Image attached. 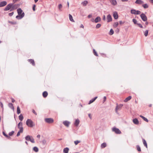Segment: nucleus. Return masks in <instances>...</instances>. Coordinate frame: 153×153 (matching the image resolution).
<instances>
[{"label":"nucleus","mask_w":153,"mask_h":153,"mask_svg":"<svg viewBox=\"0 0 153 153\" xmlns=\"http://www.w3.org/2000/svg\"><path fill=\"white\" fill-rule=\"evenodd\" d=\"M14 3H10L7 4L4 8V11H7L10 10V8L12 7L15 10L17 8L20 6L19 4H14Z\"/></svg>","instance_id":"nucleus-1"},{"label":"nucleus","mask_w":153,"mask_h":153,"mask_svg":"<svg viewBox=\"0 0 153 153\" xmlns=\"http://www.w3.org/2000/svg\"><path fill=\"white\" fill-rule=\"evenodd\" d=\"M17 11L18 15L16 16V18L18 19H22L25 16V13H22V10L21 8H19L17 10Z\"/></svg>","instance_id":"nucleus-2"},{"label":"nucleus","mask_w":153,"mask_h":153,"mask_svg":"<svg viewBox=\"0 0 153 153\" xmlns=\"http://www.w3.org/2000/svg\"><path fill=\"white\" fill-rule=\"evenodd\" d=\"M26 124L28 127H32L35 126L32 121L29 119H28L26 121Z\"/></svg>","instance_id":"nucleus-3"},{"label":"nucleus","mask_w":153,"mask_h":153,"mask_svg":"<svg viewBox=\"0 0 153 153\" xmlns=\"http://www.w3.org/2000/svg\"><path fill=\"white\" fill-rule=\"evenodd\" d=\"M131 13L134 15H139L141 13V12L139 10H136L135 9H131Z\"/></svg>","instance_id":"nucleus-4"},{"label":"nucleus","mask_w":153,"mask_h":153,"mask_svg":"<svg viewBox=\"0 0 153 153\" xmlns=\"http://www.w3.org/2000/svg\"><path fill=\"white\" fill-rule=\"evenodd\" d=\"M112 130L117 134H120L121 133L120 131L118 128L116 127H113L112 128Z\"/></svg>","instance_id":"nucleus-5"},{"label":"nucleus","mask_w":153,"mask_h":153,"mask_svg":"<svg viewBox=\"0 0 153 153\" xmlns=\"http://www.w3.org/2000/svg\"><path fill=\"white\" fill-rule=\"evenodd\" d=\"M140 16L144 22H145L147 21V17L146 16V15L143 13H142L140 15Z\"/></svg>","instance_id":"nucleus-6"},{"label":"nucleus","mask_w":153,"mask_h":153,"mask_svg":"<svg viewBox=\"0 0 153 153\" xmlns=\"http://www.w3.org/2000/svg\"><path fill=\"white\" fill-rule=\"evenodd\" d=\"M45 121L48 123H52L53 122V120L51 118H46L45 119Z\"/></svg>","instance_id":"nucleus-7"},{"label":"nucleus","mask_w":153,"mask_h":153,"mask_svg":"<svg viewBox=\"0 0 153 153\" xmlns=\"http://www.w3.org/2000/svg\"><path fill=\"white\" fill-rule=\"evenodd\" d=\"M7 4V2L6 1H3L0 2V7L4 6Z\"/></svg>","instance_id":"nucleus-8"},{"label":"nucleus","mask_w":153,"mask_h":153,"mask_svg":"<svg viewBox=\"0 0 153 153\" xmlns=\"http://www.w3.org/2000/svg\"><path fill=\"white\" fill-rule=\"evenodd\" d=\"M63 123L66 126L68 127L69 126L70 122L68 121H65L63 122Z\"/></svg>","instance_id":"nucleus-9"},{"label":"nucleus","mask_w":153,"mask_h":153,"mask_svg":"<svg viewBox=\"0 0 153 153\" xmlns=\"http://www.w3.org/2000/svg\"><path fill=\"white\" fill-rule=\"evenodd\" d=\"M135 3L136 4H141L144 3V2L142 0H136Z\"/></svg>","instance_id":"nucleus-10"},{"label":"nucleus","mask_w":153,"mask_h":153,"mask_svg":"<svg viewBox=\"0 0 153 153\" xmlns=\"http://www.w3.org/2000/svg\"><path fill=\"white\" fill-rule=\"evenodd\" d=\"M101 20V18L100 16H97L95 19L94 22L96 23L100 22Z\"/></svg>","instance_id":"nucleus-11"},{"label":"nucleus","mask_w":153,"mask_h":153,"mask_svg":"<svg viewBox=\"0 0 153 153\" xmlns=\"http://www.w3.org/2000/svg\"><path fill=\"white\" fill-rule=\"evenodd\" d=\"M113 16L115 19H117L118 18V15L116 12H114L113 13Z\"/></svg>","instance_id":"nucleus-12"},{"label":"nucleus","mask_w":153,"mask_h":153,"mask_svg":"<svg viewBox=\"0 0 153 153\" xmlns=\"http://www.w3.org/2000/svg\"><path fill=\"white\" fill-rule=\"evenodd\" d=\"M133 123L136 125H138L139 123V122L137 118H135L133 119Z\"/></svg>","instance_id":"nucleus-13"},{"label":"nucleus","mask_w":153,"mask_h":153,"mask_svg":"<svg viewBox=\"0 0 153 153\" xmlns=\"http://www.w3.org/2000/svg\"><path fill=\"white\" fill-rule=\"evenodd\" d=\"M107 22H109L111 21L112 20V19L111 16L109 14L108 15L107 17Z\"/></svg>","instance_id":"nucleus-14"},{"label":"nucleus","mask_w":153,"mask_h":153,"mask_svg":"<svg viewBox=\"0 0 153 153\" xmlns=\"http://www.w3.org/2000/svg\"><path fill=\"white\" fill-rule=\"evenodd\" d=\"M123 105L122 104H120L119 105H117L116 108V112H117V111L120 108H121L123 106Z\"/></svg>","instance_id":"nucleus-15"},{"label":"nucleus","mask_w":153,"mask_h":153,"mask_svg":"<svg viewBox=\"0 0 153 153\" xmlns=\"http://www.w3.org/2000/svg\"><path fill=\"white\" fill-rule=\"evenodd\" d=\"M110 2L111 4L114 6H115L117 4V2L116 0H110Z\"/></svg>","instance_id":"nucleus-16"},{"label":"nucleus","mask_w":153,"mask_h":153,"mask_svg":"<svg viewBox=\"0 0 153 153\" xmlns=\"http://www.w3.org/2000/svg\"><path fill=\"white\" fill-rule=\"evenodd\" d=\"M79 122H80V121H79V120L78 119H77L74 122V125L76 126H78L79 124Z\"/></svg>","instance_id":"nucleus-17"},{"label":"nucleus","mask_w":153,"mask_h":153,"mask_svg":"<svg viewBox=\"0 0 153 153\" xmlns=\"http://www.w3.org/2000/svg\"><path fill=\"white\" fill-rule=\"evenodd\" d=\"M97 97H94L93 99H92L91 100H90L88 103V104H90L93 102L97 99Z\"/></svg>","instance_id":"nucleus-18"},{"label":"nucleus","mask_w":153,"mask_h":153,"mask_svg":"<svg viewBox=\"0 0 153 153\" xmlns=\"http://www.w3.org/2000/svg\"><path fill=\"white\" fill-rule=\"evenodd\" d=\"M69 150L68 148H65L63 149V152L64 153H68Z\"/></svg>","instance_id":"nucleus-19"},{"label":"nucleus","mask_w":153,"mask_h":153,"mask_svg":"<svg viewBox=\"0 0 153 153\" xmlns=\"http://www.w3.org/2000/svg\"><path fill=\"white\" fill-rule=\"evenodd\" d=\"M18 128H21L22 127V122H20L18 124Z\"/></svg>","instance_id":"nucleus-20"},{"label":"nucleus","mask_w":153,"mask_h":153,"mask_svg":"<svg viewBox=\"0 0 153 153\" xmlns=\"http://www.w3.org/2000/svg\"><path fill=\"white\" fill-rule=\"evenodd\" d=\"M28 62H30V63L32 64L33 65H35V63L33 59H28Z\"/></svg>","instance_id":"nucleus-21"},{"label":"nucleus","mask_w":153,"mask_h":153,"mask_svg":"<svg viewBox=\"0 0 153 153\" xmlns=\"http://www.w3.org/2000/svg\"><path fill=\"white\" fill-rule=\"evenodd\" d=\"M131 98V96H129L127 97L124 100V102H126L128 100H130Z\"/></svg>","instance_id":"nucleus-22"},{"label":"nucleus","mask_w":153,"mask_h":153,"mask_svg":"<svg viewBox=\"0 0 153 153\" xmlns=\"http://www.w3.org/2000/svg\"><path fill=\"white\" fill-rule=\"evenodd\" d=\"M48 95V93L46 91H44L42 94L43 96L44 97H46Z\"/></svg>","instance_id":"nucleus-23"},{"label":"nucleus","mask_w":153,"mask_h":153,"mask_svg":"<svg viewBox=\"0 0 153 153\" xmlns=\"http://www.w3.org/2000/svg\"><path fill=\"white\" fill-rule=\"evenodd\" d=\"M142 140H143V144L144 146L146 148H147V143H146V141L144 139H143Z\"/></svg>","instance_id":"nucleus-24"},{"label":"nucleus","mask_w":153,"mask_h":153,"mask_svg":"<svg viewBox=\"0 0 153 153\" xmlns=\"http://www.w3.org/2000/svg\"><path fill=\"white\" fill-rule=\"evenodd\" d=\"M69 16L70 20L72 22H74V21L72 15L71 14H69Z\"/></svg>","instance_id":"nucleus-25"},{"label":"nucleus","mask_w":153,"mask_h":153,"mask_svg":"<svg viewBox=\"0 0 153 153\" xmlns=\"http://www.w3.org/2000/svg\"><path fill=\"white\" fill-rule=\"evenodd\" d=\"M8 105L9 107H10L11 109H13V110L14 109V108L13 106V104L11 103H10L8 104Z\"/></svg>","instance_id":"nucleus-26"},{"label":"nucleus","mask_w":153,"mask_h":153,"mask_svg":"<svg viewBox=\"0 0 153 153\" xmlns=\"http://www.w3.org/2000/svg\"><path fill=\"white\" fill-rule=\"evenodd\" d=\"M140 117L142 118L144 121L147 122H148L149 121L144 116L142 115H140Z\"/></svg>","instance_id":"nucleus-27"},{"label":"nucleus","mask_w":153,"mask_h":153,"mask_svg":"<svg viewBox=\"0 0 153 153\" xmlns=\"http://www.w3.org/2000/svg\"><path fill=\"white\" fill-rule=\"evenodd\" d=\"M106 146V144L105 143H102L101 145V147L102 148H105Z\"/></svg>","instance_id":"nucleus-28"},{"label":"nucleus","mask_w":153,"mask_h":153,"mask_svg":"<svg viewBox=\"0 0 153 153\" xmlns=\"http://www.w3.org/2000/svg\"><path fill=\"white\" fill-rule=\"evenodd\" d=\"M2 133H3V135L4 136H5V137H6L8 139H9L10 138V137L8 135L6 134H5V133L4 131H3Z\"/></svg>","instance_id":"nucleus-29"},{"label":"nucleus","mask_w":153,"mask_h":153,"mask_svg":"<svg viewBox=\"0 0 153 153\" xmlns=\"http://www.w3.org/2000/svg\"><path fill=\"white\" fill-rule=\"evenodd\" d=\"M33 150L35 152H38L39 151L38 148L36 146L34 147L33 148Z\"/></svg>","instance_id":"nucleus-30"},{"label":"nucleus","mask_w":153,"mask_h":153,"mask_svg":"<svg viewBox=\"0 0 153 153\" xmlns=\"http://www.w3.org/2000/svg\"><path fill=\"white\" fill-rule=\"evenodd\" d=\"M29 141H30L31 142L33 143H35L34 139L32 136H31Z\"/></svg>","instance_id":"nucleus-31"},{"label":"nucleus","mask_w":153,"mask_h":153,"mask_svg":"<svg viewBox=\"0 0 153 153\" xmlns=\"http://www.w3.org/2000/svg\"><path fill=\"white\" fill-rule=\"evenodd\" d=\"M29 141H30L31 142L33 143H35L34 139L32 136H31Z\"/></svg>","instance_id":"nucleus-32"},{"label":"nucleus","mask_w":153,"mask_h":153,"mask_svg":"<svg viewBox=\"0 0 153 153\" xmlns=\"http://www.w3.org/2000/svg\"><path fill=\"white\" fill-rule=\"evenodd\" d=\"M142 6L144 9L147 8L149 7V6L147 4H143Z\"/></svg>","instance_id":"nucleus-33"},{"label":"nucleus","mask_w":153,"mask_h":153,"mask_svg":"<svg viewBox=\"0 0 153 153\" xmlns=\"http://www.w3.org/2000/svg\"><path fill=\"white\" fill-rule=\"evenodd\" d=\"M19 120L21 121H22L23 119V117L22 114L19 116Z\"/></svg>","instance_id":"nucleus-34"},{"label":"nucleus","mask_w":153,"mask_h":153,"mask_svg":"<svg viewBox=\"0 0 153 153\" xmlns=\"http://www.w3.org/2000/svg\"><path fill=\"white\" fill-rule=\"evenodd\" d=\"M21 112L20 108L19 106L17 107V113L18 114H19Z\"/></svg>","instance_id":"nucleus-35"},{"label":"nucleus","mask_w":153,"mask_h":153,"mask_svg":"<svg viewBox=\"0 0 153 153\" xmlns=\"http://www.w3.org/2000/svg\"><path fill=\"white\" fill-rule=\"evenodd\" d=\"M31 136H30V135H27L25 137V140L27 141L29 140Z\"/></svg>","instance_id":"nucleus-36"},{"label":"nucleus","mask_w":153,"mask_h":153,"mask_svg":"<svg viewBox=\"0 0 153 153\" xmlns=\"http://www.w3.org/2000/svg\"><path fill=\"white\" fill-rule=\"evenodd\" d=\"M138 152H140L141 151L140 147L139 145H137L136 146Z\"/></svg>","instance_id":"nucleus-37"},{"label":"nucleus","mask_w":153,"mask_h":153,"mask_svg":"<svg viewBox=\"0 0 153 153\" xmlns=\"http://www.w3.org/2000/svg\"><path fill=\"white\" fill-rule=\"evenodd\" d=\"M114 33V31L112 29H110V31L109 34L110 35H112Z\"/></svg>","instance_id":"nucleus-38"},{"label":"nucleus","mask_w":153,"mask_h":153,"mask_svg":"<svg viewBox=\"0 0 153 153\" xmlns=\"http://www.w3.org/2000/svg\"><path fill=\"white\" fill-rule=\"evenodd\" d=\"M88 3V1H85L82 2V4L84 6H85Z\"/></svg>","instance_id":"nucleus-39"},{"label":"nucleus","mask_w":153,"mask_h":153,"mask_svg":"<svg viewBox=\"0 0 153 153\" xmlns=\"http://www.w3.org/2000/svg\"><path fill=\"white\" fill-rule=\"evenodd\" d=\"M118 25V22H115L114 23L113 26L114 27H117Z\"/></svg>","instance_id":"nucleus-40"},{"label":"nucleus","mask_w":153,"mask_h":153,"mask_svg":"<svg viewBox=\"0 0 153 153\" xmlns=\"http://www.w3.org/2000/svg\"><path fill=\"white\" fill-rule=\"evenodd\" d=\"M80 141L79 140H76L74 141V144L75 145H77L79 143H80Z\"/></svg>","instance_id":"nucleus-41"},{"label":"nucleus","mask_w":153,"mask_h":153,"mask_svg":"<svg viewBox=\"0 0 153 153\" xmlns=\"http://www.w3.org/2000/svg\"><path fill=\"white\" fill-rule=\"evenodd\" d=\"M14 133V131H12L11 132H10V133H9V136H12L13 135V134Z\"/></svg>","instance_id":"nucleus-42"},{"label":"nucleus","mask_w":153,"mask_h":153,"mask_svg":"<svg viewBox=\"0 0 153 153\" xmlns=\"http://www.w3.org/2000/svg\"><path fill=\"white\" fill-rule=\"evenodd\" d=\"M93 53L95 55L97 56H98V54L94 49H93Z\"/></svg>","instance_id":"nucleus-43"},{"label":"nucleus","mask_w":153,"mask_h":153,"mask_svg":"<svg viewBox=\"0 0 153 153\" xmlns=\"http://www.w3.org/2000/svg\"><path fill=\"white\" fill-rule=\"evenodd\" d=\"M62 7V5L61 4H60L58 5V8L59 10H61V9Z\"/></svg>","instance_id":"nucleus-44"},{"label":"nucleus","mask_w":153,"mask_h":153,"mask_svg":"<svg viewBox=\"0 0 153 153\" xmlns=\"http://www.w3.org/2000/svg\"><path fill=\"white\" fill-rule=\"evenodd\" d=\"M101 26V25L100 24H98L96 26V28H100Z\"/></svg>","instance_id":"nucleus-45"},{"label":"nucleus","mask_w":153,"mask_h":153,"mask_svg":"<svg viewBox=\"0 0 153 153\" xmlns=\"http://www.w3.org/2000/svg\"><path fill=\"white\" fill-rule=\"evenodd\" d=\"M148 33V30H147L145 31V32L144 33V35L146 36H147Z\"/></svg>","instance_id":"nucleus-46"},{"label":"nucleus","mask_w":153,"mask_h":153,"mask_svg":"<svg viewBox=\"0 0 153 153\" xmlns=\"http://www.w3.org/2000/svg\"><path fill=\"white\" fill-rule=\"evenodd\" d=\"M132 21H133V22H134V24H137V20L136 19H132Z\"/></svg>","instance_id":"nucleus-47"},{"label":"nucleus","mask_w":153,"mask_h":153,"mask_svg":"<svg viewBox=\"0 0 153 153\" xmlns=\"http://www.w3.org/2000/svg\"><path fill=\"white\" fill-rule=\"evenodd\" d=\"M19 131L21 133H22L23 132V128H19Z\"/></svg>","instance_id":"nucleus-48"},{"label":"nucleus","mask_w":153,"mask_h":153,"mask_svg":"<svg viewBox=\"0 0 153 153\" xmlns=\"http://www.w3.org/2000/svg\"><path fill=\"white\" fill-rule=\"evenodd\" d=\"M13 14H14V12H12L11 13H9L8 14V15L9 16H11L13 15Z\"/></svg>","instance_id":"nucleus-49"},{"label":"nucleus","mask_w":153,"mask_h":153,"mask_svg":"<svg viewBox=\"0 0 153 153\" xmlns=\"http://www.w3.org/2000/svg\"><path fill=\"white\" fill-rule=\"evenodd\" d=\"M137 24L140 28H142L143 27L141 24L139 23H137Z\"/></svg>","instance_id":"nucleus-50"},{"label":"nucleus","mask_w":153,"mask_h":153,"mask_svg":"<svg viewBox=\"0 0 153 153\" xmlns=\"http://www.w3.org/2000/svg\"><path fill=\"white\" fill-rule=\"evenodd\" d=\"M42 143L43 144H46V141L45 140H43L42 141Z\"/></svg>","instance_id":"nucleus-51"},{"label":"nucleus","mask_w":153,"mask_h":153,"mask_svg":"<svg viewBox=\"0 0 153 153\" xmlns=\"http://www.w3.org/2000/svg\"><path fill=\"white\" fill-rule=\"evenodd\" d=\"M0 105L2 108H3V104H2V102H0Z\"/></svg>","instance_id":"nucleus-52"},{"label":"nucleus","mask_w":153,"mask_h":153,"mask_svg":"<svg viewBox=\"0 0 153 153\" xmlns=\"http://www.w3.org/2000/svg\"><path fill=\"white\" fill-rule=\"evenodd\" d=\"M32 112L35 115H37V114L35 112V110H34L33 109L32 110Z\"/></svg>","instance_id":"nucleus-53"},{"label":"nucleus","mask_w":153,"mask_h":153,"mask_svg":"<svg viewBox=\"0 0 153 153\" xmlns=\"http://www.w3.org/2000/svg\"><path fill=\"white\" fill-rule=\"evenodd\" d=\"M35 6H36V5H34L33 7V10L34 11H35Z\"/></svg>","instance_id":"nucleus-54"},{"label":"nucleus","mask_w":153,"mask_h":153,"mask_svg":"<svg viewBox=\"0 0 153 153\" xmlns=\"http://www.w3.org/2000/svg\"><path fill=\"white\" fill-rule=\"evenodd\" d=\"M106 99V97L105 96H104L103 97V102H105Z\"/></svg>","instance_id":"nucleus-55"},{"label":"nucleus","mask_w":153,"mask_h":153,"mask_svg":"<svg viewBox=\"0 0 153 153\" xmlns=\"http://www.w3.org/2000/svg\"><path fill=\"white\" fill-rule=\"evenodd\" d=\"M20 0H13V2L14 3H15L17 1H20Z\"/></svg>","instance_id":"nucleus-56"},{"label":"nucleus","mask_w":153,"mask_h":153,"mask_svg":"<svg viewBox=\"0 0 153 153\" xmlns=\"http://www.w3.org/2000/svg\"><path fill=\"white\" fill-rule=\"evenodd\" d=\"M14 10H15L12 7L10 9V11H12Z\"/></svg>","instance_id":"nucleus-57"},{"label":"nucleus","mask_w":153,"mask_h":153,"mask_svg":"<svg viewBox=\"0 0 153 153\" xmlns=\"http://www.w3.org/2000/svg\"><path fill=\"white\" fill-rule=\"evenodd\" d=\"M20 132L19 131H18V132L17 133L16 136L17 137H18L20 135Z\"/></svg>","instance_id":"nucleus-58"},{"label":"nucleus","mask_w":153,"mask_h":153,"mask_svg":"<svg viewBox=\"0 0 153 153\" xmlns=\"http://www.w3.org/2000/svg\"><path fill=\"white\" fill-rule=\"evenodd\" d=\"M91 17H92V15L91 14H89L88 16V17L89 18H91Z\"/></svg>","instance_id":"nucleus-59"},{"label":"nucleus","mask_w":153,"mask_h":153,"mask_svg":"<svg viewBox=\"0 0 153 153\" xmlns=\"http://www.w3.org/2000/svg\"><path fill=\"white\" fill-rule=\"evenodd\" d=\"M103 19L104 20H105V15L103 16Z\"/></svg>","instance_id":"nucleus-60"},{"label":"nucleus","mask_w":153,"mask_h":153,"mask_svg":"<svg viewBox=\"0 0 153 153\" xmlns=\"http://www.w3.org/2000/svg\"><path fill=\"white\" fill-rule=\"evenodd\" d=\"M122 2H126L128 1V0H121Z\"/></svg>","instance_id":"nucleus-61"},{"label":"nucleus","mask_w":153,"mask_h":153,"mask_svg":"<svg viewBox=\"0 0 153 153\" xmlns=\"http://www.w3.org/2000/svg\"><path fill=\"white\" fill-rule=\"evenodd\" d=\"M88 116L91 119V114H88Z\"/></svg>","instance_id":"nucleus-62"},{"label":"nucleus","mask_w":153,"mask_h":153,"mask_svg":"<svg viewBox=\"0 0 153 153\" xmlns=\"http://www.w3.org/2000/svg\"><path fill=\"white\" fill-rule=\"evenodd\" d=\"M40 135L39 134L38 135H37V137L38 138H40Z\"/></svg>","instance_id":"nucleus-63"},{"label":"nucleus","mask_w":153,"mask_h":153,"mask_svg":"<svg viewBox=\"0 0 153 153\" xmlns=\"http://www.w3.org/2000/svg\"><path fill=\"white\" fill-rule=\"evenodd\" d=\"M80 27H82V28H84V26L82 24H81V26H80Z\"/></svg>","instance_id":"nucleus-64"}]
</instances>
